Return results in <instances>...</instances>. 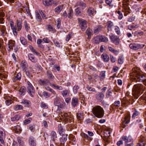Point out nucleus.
Returning <instances> with one entry per match:
<instances>
[{
    "label": "nucleus",
    "mask_w": 146,
    "mask_h": 146,
    "mask_svg": "<svg viewBox=\"0 0 146 146\" xmlns=\"http://www.w3.org/2000/svg\"><path fill=\"white\" fill-rule=\"evenodd\" d=\"M104 95L102 92H99L96 94V98L98 100L102 101L104 98Z\"/></svg>",
    "instance_id": "obj_13"
},
{
    "label": "nucleus",
    "mask_w": 146,
    "mask_h": 146,
    "mask_svg": "<svg viewBox=\"0 0 146 146\" xmlns=\"http://www.w3.org/2000/svg\"><path fill=\"white\" fill-rule=\"evenodd\" d=\"M116 13H117L119 15L118 18L119 19H121L123 17V15L122 13L120 11H116Z\"/></svg>",
    "instance_id": "obj_55"
},
{
    "label": "nucleus",
    "mask_w": 146,
    "mask_h": 146,
    "mask_svg": "<svg viewBox=\"0 0 146 146\" xmlns=\"http://www.w3.org/2000/svg\"><path fill=\"white\" fill-rule=\"evenodd\" d=\"M73 14V11L72 9H70L69 10V13H68V17L71 19L72 17Z\"/></svg>",
    "instance_id": "obj_46"
},
{
    "label": "nucleus",
    "mask_w": 146,
    "mask_h": 146,
    "mask_svg": "<svg viewBox=\"0 0 146 146\" xmlns=\"http://www.w3.org/2000/svg\"><path fill=\"white\" fill-rule=\"evenodd\" d=\"M10 26L11 29L13 30V31L14 35H16L17 34V27L16 26L14 27V23L13 22H10Z\"/></svg>",
    "instance_id": "obj_19"
},
{
    "label": "nucleus",
    "mask_w": 146,
    "mask_h": 146,
    "mask_svg": "<svg viewBox=\"0 0 146 146\" xmlns=\"http://www.w3.org/2000/svg\"><path fill=\"white\" fill-rule=\"evenodd\" d=\"M130 116L129 115H126L123 121V124L122 127L124 128L128 124L130 121Z\"/></svg>",
    "instance_id": "obj_8"
},
{
    "label": "nucleus",
    "mask_w": 146,
    "mask_h": 146,
    "mask_svg": "<svg viewBox=\"0 0 146 146\" xmlns=\"http://www.w3.org/2000/svg\"><path fill=\"white\" fill-rule=\"evenodd\" d=\"M32 120L31 118L29 117L28 119L25 120L24 121V123L25 125H27L31 123Z\"/></svg>",
    "instance_id": "obj_52"
},
{
    "label": "nucleus",
    "mask_w": 146,
    "mask_h": 146,
    "mask_svg": "<svg viewBox=\"0 0 146 146\" xmlns=\"http://www.w3.org/2000/svg\"><path fill=\"white\" fill-rule=\"evenodd\" d=\"M21 66L22 69L25 71L27 70V68L28 67V64L27 62L23 61L21 62Z\"/></svg>",
    "instance_id": "obj_31"
},
{
    "label": "nucleus",
    "mask_w": 146,
    "mask_h": 146,
    "mask_svg": "<svg viewBox=\"0 0 146 146\" xmlns=\"http://www.w3.org/2000/svg\"><path fill=\"white\" fill-rule=\"evenodd\" d=\"M130 77L133 82H143L144 85L146 86V79L145 76L140 71L138 67L133 68L130 73Z\"/></svg>",
    "instance_id": "obj_1"
},
{
    "label": "nucleus",
    "mask_w": 146,
    "mask_h": 146,
    "mask_svg": "<svg viewBox=\"0 0 146 146\" xmlns=\"http://www.w3.org/2000/svg\"><path fill=\"white\" fill-rule=\"evenodd\" d=\"M4 98L5 100V102L7 106L9 105L13 102L12 98L10 97H5Z\"/></svg>",
    "instance_id": "obj_21"
},
{
    "label": "nucleus",
    "mask_w": 146,
    "mask_h": 146,
    "mask_svg": "<svg viewBox=\"0 0 146 146\" xmlns=\"http://www.w3.org/2000/svg\"><path fill=\"white\" fill-rule=\"evenodd\" d=\"M15 42L14 41L10 40L9 41L7 44V46L9 49L8 50L9 52L11 51V50L13 49V47H14L15 46Z\"/></svg>",
    "instance_id": "obj_14"
},
{
    "label": "nucleus",
    "mask_w": 146,
    "mask_h": 146,
    "mask_svg": "<svg viewBox=\"0 0 146 146\" xmlns=\"http://www.w3.org/2000/svg\"><path fill=\"white\" fill-rule=\"evenodd\" d=\"M47 76L48 78L51 81H52L54 78L52 72L48 70L47 71Z\"/></svg>",
    "instance_id": "obj_29"
},
{
    "label": "nucleus",
    "mask_w": 146,
    "mask_h": 146,
    "mask_svg": "<svg viewBox=\"0 0 146 146\" xmlns=\"http://www.w3.org/2000/svg\"><path fill=\"white\" fill-rule=\"evenodd\" d=\"M19 94L21 96H23L25 94V89L24 87H22L20 88L19 90Z\"/></svg>",
    "instance_id": "obj_37"
},
{
    "label": "nucleus",
    "mask_w": 146,
    "mask_h": 146,
    "mask_svg": "<svg viewBox=\"0 0 146 146\" xmlns=\"http://www.w3.org/2000/svg\"><path fill=\"white\" fill-rule=\"evenodd\" d=\"M118 63L120 64H122L123 62V56H120L118 59Z\"/></svg>",
    "instance_id": "obj_53"
},
{
    "label": "nucleus",
    "mask_w": 146,
    "mask_h": 146,
    "mask_svg": "<svg viewBox=\"0 0 146 146\" xmlns=\"http://www.w3.org/2000/svg\"><path fill=\"white\" fill-rule=\"evenodd\" d=\"M13 78V80L15 81L17 80H20L21 77V74L20 73H18L16 76H15Z\"/></svg>",
    "instance_id": "obj_38"
},
{
    "label": "nucleus",
    "mask_w": 146,
    "mask_h": 146,
    "mask_svg": "<svg viewBox=\"0 0 146 146\" xmlns=\"http://www.w3.org/2000/svg\"><path fill=\"white\" fill-rule=\"evenodd\" d=\"M144 46V45H143V46H141V45L138 44H131L129 45L130 48L134 50H137L143 48Z\"/></svg>",
    "instance_id": "obj_10"
},
{
    "label": "nucleus",
    "mask_w": 146,
    "mask_h": 146,
    "mask_svg": "<svg viewBox=\"0 0 146 146\" xmlns=\"http://www.w3.org/2000/svg\"><path fill=\"white\" fill-rule=\"evenodd\" d=\"M121 139L125 142V143H129L133 141V138L130 136L123 135L121 137Z\"/></svg>",
    "instance_id": "obj_11"
},
{
    "label": "nucleus",
    "mask_w": 146,
    "mask_h": 146,
    "mask_svg": "<svg viewBox=\"0 0 146 146\" xmlns=\"http://www.w3.org/2000/svg\"><path fill=\"white\" fill-rule=\"evenodd\" d=\"M39 83L42 85H47L49 84H50V83L48 80L46 79L44 80H40Z\"/></svg>",
    "instance_id": "obj_30"
},
{
    "label": "nucleus",
    "mask_w": 146,
    "mask_h": 146,
    "mask_svg": "<svg viewBox=\"0 0 146 146\" xmlns=\"http://www.w3.org/2000/svg\"><path fill=\"white\" fill-rule=\"evenodd\" d=\"M23 109V106L20 105H17L15 107L14 109L15 110H18Z\"/></svg>",
    "instance_id": "obj_54"
},
{
    "label": "nucleus",
    "mask_w": 146,
    "mask_h": 146,
    "mask_svg": "<svg viewBox=\"0 0 146 146\" xmlns=\"http://www.w3.org/2000/svg\"><path fill=\"white\" fill-rule=\"evenodd\" d=\"M100 41L101 42H107L108 41V38L104 36H99Z\"/></svg>",
    "instance_id": "obj_32"
},
{
    "label": "nucleus",
    "mask_w": 146,
    "mask_h": 146,
    "mask_svg": "<svg viewBox=\"0 0 146 146\" xmlns=\"http://www.w3.org/2000/svg\"><path fill=\"white\" fill-rule=\"evenodd\" d=\"M139 114V112L136 110H135V111L134 112L132 116V118L134 119L136 116H137Z\"/></svg>",
    "instance_id": "obj_58"
},
{
    "label": "nucleus",
    "mask_w": 146,
    "mask_h": 146,
    "mask_svg": "<svg viewBox=\"0 0 146 146\" xmlns=\"http://www.w3.org/2000/svg\"><path fill=\"white\" fill-rule=\"evenodd\" d=\"M115 30L117 34L119 35L120 33V29L119 27H118L117 26H115Z\"/></svg>",
    "instance_id": "obj_60"
},
{
    "label": "nucleus",
    "mask_w": 146,
    "mask_h": 146,
    "mask_svg": "<svg viewBox=\"0 0 146 146\" xmlns=\"http://www.w3.org/2000/svg\"><path fill=\"white\" fill-rule=\"evenodd\" d=\"M63 7L62 5L58 6L54 9V12L58 14L63 9Z\"/></svg>",
    "instance_id": "obj_27"
},
{
    "label": "nucleus",
    "mask_w": 146,
    "mask_h": 146,
    "mask_svg": "<svg viewBox=\"0 0 146 146\" xmlns=\"http://www.w3.org/2000/svg\"><path fill=\"white\" fill-rule=\"evenodd\" d=\"M50 135L51 138L52 140L55 144H56V138H57V136L56 132L54 131H52L51 132Z\"/></svg>",
    "instance_id": "obj_17"
},
{
    "label": "nucleus",
    "mask_w": 146,
    "mask_h": 146,
    "mask_svg": "<svg viewBox=\"0 0 146 146\" xmlns=\"http://www.w3.org/2000/svg\"><path fill=\"white\" fill-rule=\"evenodd\" d=\"M108 49L110 51L113 52L115 55H117L119 53V52L118 51L115 50L113 48L111 47H108Z\"/></svg>",
    "instance_id": "obj_35"
},
{
    "label": "nucleus",
    "mask_w": 146,
    "mask_h": 146,
    "mask_svg": "<svg viewBox=\"0 0 146 146\" xmlns=\"http://www.w3.org/2000/svg\"><path fill=\"white\" fill-rule=\"evenodd\" d=\"M27 87L28 92L31 97H33L34 94L33 87L29 81L27 82Z\"/></svg>",
    "instance_id": "obj_6"
},
{
    "label": "nucleus",
    "mask_w": 146,
    "mask_h": 146,
    "mask_svg": "<svg viewBox=\"0 0 146 146\" xmlns=\"http://www.w3.org/2000/svg\"><path fill=\"white\" fill-rule=\"evenodd\" d=\"M67 135L64 134L63 135L62 137L60 138V144L61 145H64L65 142L67 140Z\"/></svg>",
    "instance_id": "obj_18"
},
{
    "label": "nucleus",
    "mask_w": 146,
    "mask_h": 146,
    "mask_svg": "<svg viewBox=\"0 0 146 146\" xmlns=\"http://www.w3.org/2000/svg\"><path fill=\"white\" fill-rule=\"evenodd\" d=\"M101 57L105 62H108L110 58L109 56L106 53H104L102 55Z\"/></svg>",
    "instance_id": "obj_20"
},
{
    "label": "nucleus",
    "mask_w": 146,
    "mask_h": 146,
    "mask_svg": "<svg viewBox=\"0 0 146 146\" xmlns=\"http://www.w3.org/2000/svg\"><path fill=\"white\" fill-rule=\"evenodd\" d=\"M102 28L101 26H99L97 28L94 29V33L96 34H98L99 32L101 30Z\"/></svg>",
    "instance_id": "obj_50"
},
{
    "label": "nucleus",
    "mask_w": 146,
    "mask_h": 146,
    "mask_svg": "<svg viewBox=\"0 0 146 146\" xmlns=\"http://www.w3.org/2000/svg\"><path fill=\"white\" fill-rule=\"evenodd\" d=\"M20 116L19 115H16L13 117L11 118V120L12 121H15L19 120L20 118Z\"/></svg>",
    "instance_id": "obj_44"
},
{
    "label": "nucleus",
    "mask_w": 146,
    "mask_h": 146,
    "mask_svg": "<svg viewBox=\"0 0 146 146\" xmlns=\"http://www.w3.org/2000/svg\"><path fill=\"white\" fill-rule=\"evenodd\" d=\"M112 129L110 128H108L104 131V133L106 134L107 135L106 136H109L110 135V134L112 131Z\"/></svg>",
    "instance_id": "obj_43"
},
{
    "label": "nucleus",
    "mask_w": 146,
    "mask_h": 146,
    "mask_svg": "<svg viewBox=\"0 0 146 146\" xmlns=\"http://www.w3.org/2000/svg\"><path fill=\"white\" fill-rule=\"evenodd\" d=\"M93 42L96 44H98L100 42L99 36H98L94 38L93 39Z\"/></svg>",
    "instance_id": "obj_42"
},
{
    "label": "nucleus",
    "mask_w": 146,
    "mask_h": 146,
    "mask_svg": "<svg viewBox=\"0 0 146 146\" xmlns=\"http://www.w3.org/2000/svg\"><path fill=\"white\" fill-rule=\"evenodd\" d=\"M5 136V134L4 133V130L2 129H0V136L4 137Z\"/></svg>",
    "instance_id": "obj_62"
},
{
    "label": "nucleus",
    "mask_w": 146,
    "mask_h": 146,
    "mask_svg": "<svg viewBox=\"0 0 146 146\" xmlns=\"http://www.w3.org/2000/svg\"><path fill=\"white\" fill-rule=\"evenodd\" d=\"M124 1L126 3V4H127V5L131 6V5L133 1V0H124Z\"/></svg>",
    "instance_id": "obj_61"
},
{
    "label": "nucleus",
    "mask_w": 146,
    "mask_h": 146,
    "mask_svg": "<svg viewBox=\"0 0 146 146\" xmlns=\"http://www.w3.org/2000/svg\"><path fill=\"white\" fill-rule=\"evenodd\" d=\"M29 143L31 146H36V143L35 142V140L33 137H30L29 139Z\"/></svg>",
    "instance_id": "obj_34"
},
{
    "label": "nucleus",
    "mask_w": 146,
    "mask_h": 146,
    "mask_svg": "<svg viewBox=\"0 0 146 146\" xmlns=\"http://www.w3.org/2000/svg\"><path fill=\"white\" fill-rule=\"evenodd\" d=\"M29 128L31 131L34 132L35 129V125H30Z\"/></svg>",
    "instance_id": "obj_64"
},
{
    "label": "nucleus",
    "mask_w": 146,
    "mask_h": 146,
    "mask_svg": "<svg viewBox=\"0 0 146 146\" xmlns=\"http://www.w3.org/2000/svg\"><path fill=\"white\" fill-rule=\"evenodd\" d=\"M94 9L92 7H89L87 11V13L89 16L92 17L94 13Z\"/></svg>",
    "instance_id": "obj_25"
},
{
    "label": "nucleus",
    "mask_w": 146,
    "mask_h": 146,
    "mask_svg": "<svg viewBox=\"0 0 146 146\" xmlns=\"http://www.w3.org/2000/svg\"><path fill=\"white\" fill-rule=\"evenodd\" d=\"M125 5H124L123 7V10H122L123 12H124V15L126 16L128 14L130 13H131V10L129 7L126 4Z\"/></svg>",
    "instance_id": "obj_12"
},
{
    "label": "nucleus",
    "mask_w": 146,
    "mask_h": 146,
    "mask_svg": "<svg viewBox=\"0 0 146 146\" xmlns=\"http://www.w3.org/2000/svg\"><path fill=\"white\" fill-rule=\"evenodd\" d=\"M28 57L29 60L32 62L36 63L37 61V59L32 54H28Z\"/></svg>",
    "instance_id": "obj_26"
},
{
    "label": "nucleus",
    "mask_w": 146,
    "mask_h": 146,
    "mask_svg": "<svg viewBox=\"0 0 146 146\" xmlns=\"http://www.w3.org/2000/svg\"><path fill=\"white\" fill-rule=\"evenodd\" d=\"M105 76V72L104 71H102L101 72L100 77L101 79H104Z\"/></svg>",
    "instance_id": "obj_57"
},
{
    "label": "nucleus",
    "mask_w": 146,
    "mask_h": 146,
    "mask_svg": "<svg viewBox=\"0 0 146 146\" xmlns=\"http://www.w3.org/2000/svg\"><path fill=\"white\" fill-rule=\"evenodd\" d=\"M109 36L112 42L116 45L119 44L120 39L119 37L114 35L112 33H110Z\"/></svg>",
    "instance_id": "obj_5"
},
{
    "label": "nucleus",
    "mask_w": 146,
    "mask_h": 146,
    "mask_svg": "<svg viewBox=\"0 0 146 146\" xmlns=\"http://www.w3.org/2000/svg\"><path fill=\"white\" fill-rule=\"evenodd\" d=\"M36 17L37 21L39 22H40L41 20V19L40 15L38 12H36Z\"/></svg>",
    "instance_id": "obj_45"
},
{
    "label": "nucleus",
    "mask_w": 146,
    "mask_h": 146,
    "mask_svg": "<svg viewBox=\"0 0 146 146\" xmlns=\"http://www.w3.org/2000/svg\"><path fill=\"white\" fill-rule=\"evenodd\" d=\"M83 10L79 9V8H77L75 10L76 15L77 16L81 15L82 14Z\"/></svg>",
    "instance_id": "obj_28"
},
{
    "label": "nucleus",
    "mask_w": 146,
    "mask_h": 146,
    "mask_svg": "<svg viewBox=\"0 0 146 146\" xmlns=\"http://www.w3.org/2000/svg\"><path fill=\"white\" fill-rule=\"evenodd\" d=\"M106 3L110 6L112 7L113 5V0H105Z\"/></svg>",
    "instance_id": "obj_49"
},
{
    "label": "nucleus",
    "mask_w": 146,
    "mask_h": 146,
    "mask_svg": "<svg viewBox=\"0 0 146 146\" xmlns=\"http://www.w3.org/2000/svg\"><path fill=\"white\" fill-rule=\"evenodd\" d=\"M145 87L142 84H137L134 85L133 88V93L135 97L137 98L142 94L145 90Z\"/></svg>",
    "instance_id": "obj_2"
},
{
    "label": "nucleus",
    "mask_w": 146,
    "mask_h": 146,
    "mask_svg": "<svg viewBox=\"0 0 146 146\" xmlns=\"http://www.w3.org/2000/svg\"><path fill=\"white\" fill-rule=\"evenodd\" d=\"M42 94L46 98L49 97L50 96V94L46 92H44L42 93Z\"/></svg>",
    "instance_id": "obj_63"
},
{
    "label": "nucleus",
    "mask_w": 146,
    "mask_h": 146,
    "mask_svg": "<svg viewBox=\"0 0 146 146\" xmlns=\"http://www.w3.org/2000/svg\"><path fill=\"white\" fill-rule=\"evenodd\" d=\"M61 116L63 119L65 123H71L74 121L73 116L70 113L62 112L59 115V116Z\"/></svg>",
    "instance_id": "obj_4"
},
{
    "label": "nucleus",
    "mask_w": 146,
    "mask_h": 146,
    "mask_svg": "<svg viewBox=\"0 0 146 146\" xmlns=\"http://www.w3.org/2000/svg\"><path fill=\"white\" fill-rule=\"evenodd\" d=\"M107 25L108 27L107 33H108L109 31L112 30V28L113 26V23L111 21H109L107 22Z\"/></svg>",
    "instance_id": "obj_23"
},
{
    "label": "nucleus",
    "mask_w": 146,
    "mask_h": 146,
    "mask_svg": "<svg viewBox=\"0 0 146 146\" xmlns=\"http://www.w3.org/2000/svg\"><path fill=\"white\" fill-rule=\"evenodd\" d=\"M79 88V86H75L73 88V91L74 93H76L78 92V90Z\"/></svg>",
    "instance_id": "obj_59"
},
{
    "label": "nucleus",
    "mask_w": 146,
    "mask_h": 146,
    "mask_svg": "<svg viewBox=\"0 0 146 146\" xmlns=\"http://www.w3.org/2000/svg\"><path fill=\"white\" fill-rule=\"evenodd\" d=\"M92 111L94 115L98 118H102L104 115V110L103 108L99 106L94 107Z\"/></svg>",
    "instance_id": "obj_3"
},
{
    "label": "nucleus",
    "mask_w": 146,
    "mask_h": 146,
    "mask_svg": "<svg viewBox=\"0 0 146 146\" xmlns=\"http://www.w3.org/2000/svg\"><path fill=\"white\" fill-rule=\"evenodd\" d=\"M21 103L24 104L25 106L29 107L31 104V102L29 101L26 100H23Z\"/></svg>",
    "instance_id": "obj_36"
},
{
    "label": "nucleus",
    "mask_w": 146,
    "mask_h": 146,
    "mask_svg": "<svg viewBox=\"0 0 146 146\" xmlns=\"http://www.w3.org/2000/svg\"><path fill=\"white\" fill-rule=\"evenodd\" d=\"M139 26L138 25H131L128 26L127 28L129 30H131L133 29L138 28Z\"/></svg>",
    "instance_id": "obj_41"
},
{
    "label": "nucleus",
    "mask_w": 146,
    "mask_h": 146,
    "mask_svg": "<svg viewBox=\"0 0 146 146\" xmlns=\"http://www.w3.org/2000/svg\"><path fill=\"white\" fill-rule=\"evenodd\" d=\"M22 21L21 19L17 20V32L19 31L21 29L22 26Z\"/></svg>",
    "instance_id": "obj_15"
},
{
    "label": "nucleus",
    "mask_w": 146,
    "mask_h": 146,
    "mask_svg": "<svg viewBox=\"0 0 146 146\" xmlns=\"http://www.w3.org/2000/svg\"><path fill=\"white\" fill-rule=\"evenodd\" d=\"M145 139L143 136H141L139 140V141L137 146H145Z\"/></svg>",
    "instance_id": "obj_16"
},
{
    "label": "nucleus",
    "mask_w": 146,
    "mask_h": 146,
    "mask_svg": "<svg viewBox=\"0 0 146 146\" xmlns=\"http://www.w3.org/2000/svg\"><path fill=\"white\" fill-rule=\"evenodd\" d=\"M81 135L83 138L86 139L88 140L89 141L91 140V139L90 137H89L87 134H86L84 133H81Z\"/></svg>",
    "instance_id": "obj_39"
},
{
    "label": "nucleus",
    "mask_w": 146,
    "mask_h": 146,
    "mask_svg": "<svg viewBox=\"0 0 146 146\" xmlns=\"http://www.w3.org/2000/svg\"><path fill=\"white\" fill-rule=\"evenodd\" d=\"M20 40L21 43L24 45L26 44L27 43V40L23 37L20 38Z\"/></svg>",
    "instance_id": "obj_51"
},
{
    "label": "nucleus",
    "mask_w": 146,
    "mask_h": 146,
    "mask_svg": "<svg viewBox=\"0 0 146 146\" xmlns=\"http://www.w3.org/2000/svg\"><path fill=\"white\" fill-rule=\"evenodd\" d=\"M70 92V90L65 89L62 91L61 94L63 97H65L69 96Z\"/></svg>",
    "instance_id": "obj_24"
},
{
    "label": "nucleus",
    "mask_w": 146,
    "mask_h": 146,
    "mask_svg": "<svg viewBox=\"0 0 146 146\" xmlns=\"http://www.w3.org/2000/svg\"><path fill=\"white\" fill-rule=\"evenodd\" d=\"M78 21L82 31H84L87 27L86 21L83 19L79 18L78 19Z\"/></svg>",
    "instance_id": "obj_7"
},
{
    "label": "nucleus",
    "mask_w": 146,
    "mask_h": 146,
    "mask_svg": "<svg viewBox=\"0 0 146 146\" xmlns=\"http://www.w3.org/2000/svg\"><path fill=\"white\" fill-rule=\"evenodd\" d=\"M78 100L77 98L73 97L72 100V105L73 107H75L78 104Z\"/></svg>",
    "instance_id": "obj_22"
},
{
    "label": "nucleus",
    "mask_w": 146,
    "mask_h": 146,
    "mask_svg": "<svg viewBox=\"0 0 146 146\" xmlns=\"http://www.w3.org/2000/svg\"><path fill=\"white\" fill-rule=\"evenodd\" d=\"M75 7L79 9L84 10L86 7V5L85 3L82 1H79L76 3L75 4Z\"/></svg>",
    "instance_id": "obj_9"
},
{
    "label": "nucleus",
    "mask_w": 146,
    "mask_h": 146,
    "mask_svg": "<svg viewBox=\"0 0 146 146\" xmlns=\"http://www.w3.org/2000/svg\"><path fill=\"white\" fill-rule=\"evenodd\" d=\"M25 74L26 76L29 78L32 77L33 76L31 73H30L28 70H25Z\"/></svg>",
    "instance_id": "obj_56"
},
{
    "label": "nucleus",
    "mask_w": 146,
    "mask_h": 146,
    "mask_svg": "<svg viewBox=\"0 0 146 146\" xmlns=\"http://www.w3.org/2000/svg\"><path fill=\"white\" fill-rule=\"evenodd\" d=\"M77 118L79 120H82L83 119V115L81 113H77Z\"/></svg>",
    "instance_id": "obj_48"
},
{
    "label": "nucleus",
    "mask_w": 146,
    "mask_h": 146,
    "mask_svg": "<svg viewBox=\"0 0 146 146\" xmlns=\"http://www.w3.org/2000/svg\"><path fill=\"white\" fill-rule=\"evenodd\" d=\"M92 30L90 29H88L86 31V33L88 35V38H90L92 33Z\"/></svg>",
    "instance_id": "obj_47"
},
{
    "label": "nucleus",
    "mask_w": 146,
    "mask_h": 146,
    "mask_svg": "<svg viewBox=\"0 0 146 146\" xmlns=\"http://www.w3.org/2000/svg\"><path fill=\"white\" fill-rule=\"evenodd\" d=\"M53 1L52 0H45L43 1V4L45 5H51Z\"/></svg>",
    "instance_id": "obj_40"
},
{
    "label": "nucleus",
    "mask_w": 146,
    "mask_h": 146,
    "mask_svg": "<svg viewBox=\"0 0 146 146\" xmlns=\"http://www.w3.org/2000/svg\"><path fill=\"white\" fill-rule=\"evenodd\" d=\"M0 30L2 32L1 35L2 36L5 35V33H6V28L5 26L4 25L0 26Z\"/></svg>",
    "instance_id": "obj_33"
}]
</instances>
